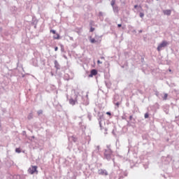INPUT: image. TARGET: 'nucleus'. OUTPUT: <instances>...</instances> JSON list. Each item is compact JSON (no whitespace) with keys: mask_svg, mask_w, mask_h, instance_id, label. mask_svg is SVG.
<instances>
[{"mask_svg":"<svg viewBox=\"0 0 179 179\" xmlns=\"http://www.w3.org/2000/svg\"><path fill=\"white\" fill-rule=\"evenodd\" d=\"M33 62H34V66H38V64L37 63V59H34Z\"/></svg>","mask_w":179,"mask_h":179,"instance_id":"14","label":"nucleus"},{"mask_svg":"<svg viewBox=\"0 0 179 179\" xmlns=\"http://www.w3.org/2000/svg\"><path fill=\"white\" fill-rule=\"evenodd\" d=\"M64 79H65V80H69L72 79V77H70L69 74L66 73V74H64Z\"/></svg>","mask_w":179,"mask_h":179,"instance_id":"11","label":"nucleus"},{"mask_svg":"<svg viewBox=\"0 0 179 179\" xmlns=\"http://www.w3.org/2000/svg\"><path fill=\"white\" fill-rule=\"evenodd\" d=\"M139 33H142V30H140V31H139Z\"/></svg>","mask_w":179,"mask_h":179,"instance_id":"38","label":"nucleus"},{"mask_svg":"<svg viewBox=\"0 0 179 179\" xmlns=\"http://www.w3.org/2000/svg\"><path fill=\"white\" fill-rule=\"evenodd\" d=\"M50 33H52L53 34H56L57 31L54 29H51Z\"/></svg>","mask_w":179,"mask_h":179,"instance_id":"26","label":"nucleus"},{"mask_svg":"<svg viewBox=\"0 0 179 179\" xmlns=\"http://www.w3.org/2000/svg\"><path fill=\"white\" fill-rule=\"evenodd\" d=\"M129 120H132V115H130V116H129Z\"/></svg>","mask_w":179,"mask_h":179,"instance_id":"35","label":"nucleus"},{"mask_svg":"<svg viewBox=\"0 0 179 179\" xmlns=\"http://www.w3.org/2000/svg\"><path fill=\"white\" fill-rule=\"evenodd\" d=\"M164 15H166V16H170L171 15V10H165L163 11Z\"/></svg>","mask_w":179,"mask_h":179,"instance_id":"8","label":"nucleus"},{"mask_svg":"<svg viewBox=\"0 0 179 179\" xmlns=\"http://www.w3.org/2000/svg\"><path fill=\"white\" fill-rule=\"evenodd\" d=\"M112 8L114 13H118V12H120V9L118 8L117 6H114Z\"/></svg>","mask_w":179,"mask_h":179,"instance_id":"9","label":"nucleus"},{"mask_svg":"<svg viewBox=\"0 0 179 179\" xmlns=\"http://www.w3.org/2000/svg\"><path fill=\"white\" fill-rule=\"evenodd\" d=\"M55 51H58V47L56 46V47L55 48Z\"/></svg>","mask_w":179,"mask_h":179,"instance_id":"32","label":"nucleus"},{"mask_svg":"<svg viewBox=\"0 0 179 179\" xmlns=\"http://www.w3.org/2000/svg\"><path fill=\"white\" fill-rule=\"evenodd\" d=\"M122 27V24H117V27Z\"/></svg>","mask_w":179,"mask_h":179,"instance_id":"31","label":"nucleus"},{"mask_svg":"<svg viewBox=\"0 0 179 179\" xmlns=\"http://www.w3.org/2000/svg\"><path fill=\"white\" fill-rule=\"evenodd\" d=\"M169 45V42L166 41H162L157 48V51H162V48H164L165 47H167Z\"/></svg>","mask_w":179,"mask_h":179,"instance_id":"3","label":"nucleus"},{"mask_svg":"<svg viewBox=\"0 0 179 179\" xmlns=\"http://www.w3.org/2000/svg\"><path fill=\"white\" fill-rule=\"evenodd\" d=\"M15 152L16 153H22V150H20V148H16Z\"/></svg>","mask_w":179,"mask_h":179,"instance_id":"17","label":"nucleus"},{"mask_svg":"<svg viewBox=\"0 0 179 179\" xmlns=\"http://www.w3.org/2000/svg\"><path fill=\"white\" fill-rule=\"evenodd\" d=\"M94 30H95L94 28L92 27H90V31L91 33H93V31H94Z\"/></svg>","mask_w":179,"mask_h":179,"instance_id":"24","label":"nucleus"},{"mask_svg":"<svg viewBox=\"0 0 179 179\" xmlns=\"http://www.w3.org/2000/svg\"><path fill=\"white\" fill-rule=\"evenodd\" d=\"M145 169H148V166H145Z\"/></svg>","mask_w":179,"mask_h":179,"instance_id":"41","label":"nucleus"},{"mask_svg":"<svg viewBox=\"0 0 179 179\" xmlns=\"http://www.w3.org/2000/svg\"><path fill=\"white\" fill-rule=\"evenodd\" d=\"M54 64H55V68H56L57 70L61 69V66L59 65V63H58V61L55 60Z\"/></svg>","mask_w":179,"mask_h":179,"instance_id":"7","label":"nucleus"},{"mask_svg":"<svg viewBox=\"0 0 179 179\" xmlns=\"http://www.w3.org/2000/svg\"><path fill=\"white\" fill-rule=\"evenodd\" d=\"M115 106H117V107H120V102H116L115 103Z\"/></svg>","mask_w":179,"mask_h":179,"instance_id":"28","label":"nucleus"},{"mask_svg":"<svg viewBox=\"0 0 179 179\" xmlns=\"http://www.w3.org/2000/svg\"><path fill=\"white\" fill-rule=\"evenodd\" d=\"M79 97L82 98V96L80 95L78 96V95H75V99H73V98H71L69 99V104H71V106H75V104H76L78 103V99H79Z\"/></svg>","mask_w":179,"mask_h":179,"instance_id":"2","label":"nucleus"},{"mask_svg":"<svg viewBox=\"0 0 179 179\" xmlns=\"http://www.w3.org/2000/svg\"><path fill=\"white\" fill-rule=\"evenodd\" d=\"M169 72H171V69L169 70Z\"/></svg>","mask_w":179,"mask_h":179,"instance_id":"42","label":"nucleus"},{"mask_svg":"<svg viewBox=\"0 0 179 179\" xmlns=\"http://www.w3.org/2000/svg\"><path fill=\"white\" fill-rule=\"evenodd\" d=\"M99 127L101 129H103V126L101 125V121H103V117L100 116L99 118L98 119Z\"/></svg>","mask_w":179,"mask_h":179,"instance_id":"10","label":"nucleus"},{"mask_svg":"<svg viewBox=\"0 0 179 179\" xmlns=\"http://www.w3.org/2000/svg\"><path fill=\"white\" fill-rule=\"evenodd\" d=\"M119 179H121V177H120V178Z\"/></svg>","mask_w":179,"mask_h":179,"instance_id":"44","label":"nucleus"},{"mask_svg":"<svg viewBox=\"0 0 179 179\" xmlns=\"http://www.w3.org/2000/svg\"><path fill=\"white\" fill-rule=\"evenodd\" d=\"M97 62H98V64H102V62H100V60H98Z\"/></svg>","mask_w":179,"mask_h":179,"instance_id":"34","label":"nucleus"},{"mask_svg":"<svg viewBox=\"0 0 179 179\" xmlns=\"http://www.w3.org/2000/svg\"><path fill=\"white\" fill-rule=\"evenodd\" d=\"M55 40H59V34H57L56 36H53Z\"/></svg>","mask_w":179,"mask_h":179,"instance_id":"15","label":"nucleus"},{"mask_svg":"<svg viewBox=\"0 0 179 179\" xmlns=\"http://www.w3.org/2000/svg\"><path fill=\"white\" fill-rule=\"evenodd\" d=\"M110 145H107L108 149L105 150L104 152V157L106 160L110 161L113 159V151L111 150V148H110Z\"/></svg>","mask_w":179,"mask_h":179,"instance_id":"1","label":"nucleus"},{"mask_svg":"<svg viewBox=\"0 0 179 179\" xmlns=\"http://www.w3.org/2000/svg\"><path fill=\"white\" fill-rule=\"evenodd\" d=\"M144 117L145 118H149V113H145Z\"/></svg>","mask_w":179,"mask_h":179,"instance_id":"27","label":"nucleus"},{"mask_svg":"<svg viewBox=\"0 0 179 179\" xmlns=\"http://www.w3.org/2000/svg\"><path fill=\"white\" fill-rule=\"evenodd\" d=\"M99 16H103V12L100 11L99 13Z\"/></svg>","mask_w":179,"mask_h":179,"instance_id":"29","label":"nucleus"},{"mask_svg":"<svg viewBox=\"0 0 179 179\" xmlns=\"http://www.w3.org/2000/svg\"><path fill=\"white\" fill-rule=\"evenodd\" d=\"M167 97H169V94H164V96H163V100H167Z\"/></svg>","mask_w":179,"mask_h":179,"instance_id":"18","label":"nucleus"},{"mask_svg":"<svg viewBox=\"0 0 179 179\" xmlns=\"http://www.w3.org/2000/svg\"><path fill=\"white\" fill-rule=\"evenodd\" d=\"M137 7H138V5L134 6L135 9H136Z\"/></svg>","mask_w":179,"mask_h":179,"instance_id":"36","label":"nucleus"},{"mask_svg":"<svg viewBox=\"0 0 179 179\" xmlns=\"http://www.w3.org/2000/svg\"><path fill=\"white\" fill-rule=\"evenodd\" d=\"M99 150H100V146H96L95 152H99Z\"/></svg>","mask_w":179,"mask_h":179,"instance_id":"25","label":"nucleus"},{"mask_svg":"<svg viewBox=\"0 0 179 179\" xmlns=\"http://www.w3.org/2000/svg\"><path fill=\"white\" fill-rule=\"evenodd\" d=\"M0 30H2V28H0Z\"/></svg>","mask_w":179,"mask_h":179,"instance_id":"43","label":"nucleus"},{"mask_svg":"<svg viewBox=\"0 0 179 179\" xmlns=\"http://www.w3.org/2000/svg\"><path fill=\"white\" fill-rule=\"evenodd\" d=\"M33 24H34V28L36 29V26H37V21L34 20L33 22Z\"/></svg>","mask_w":179,"mask_h":179,"instance_id":"23","label":"nucleus"},{"mask_svg":"<svg viewBox=\"0 0 179 179\" xmlns=\"http://www.w3.org/2000/svg\"><path fill=\"white\" fill-rule=\"evenodd\" d=\"M38 115H41V114H43V110H38Z\"/></svg>","mask_w":179,"mask_h":179,"instance_id":"22","label":"nucleus"},{"mask_svg":"<svg viewBox=\"0 0 179 179\" xmlns=\"http://www.w3.org/2000/svg\"><path fill=\"white\" fill-rule=\"evenodd\" d=\"M105 85H106V87H108V89H110V87H111V83H110L105 81Z\"/></svg>","mask_w":179,"mask_h":179,"instance_id":"12","label":"nucleus"},{"mask_svg":"<svg viewBox=\"0 0 179 179\" xmlns=\"http://www.w3.org/2000/svg\"><path fill=\"white\" fill-rule=\"evenodd\" d=\"M36 172H37V166H33L28 169V173H29V174H34V173H36Z\"/></svg>","mask_w":179,"mask_h":179,"instance_id":"5","label":"nucleus"},{"mask_svg":"<svg viewBox=\"0 0 179 179\" xmlns=\"http://www.w3.org/2000/svg\"><path fill=\"white\" fill-rule=\"evenodd\" d=\"M90 41H91V43H92V44H94V43H96V39H94V38H91V39H90Z\"/></svg>","mask_w":179,"mask_h":179,"instance_id":"20","label":"nucleus"},{"mask_svg":"<svg viewBox=\"0 0 179 179\" xmlns=\"http://www.w3.org/2000/svg\"><path fill=\"white\" fill-rule=\"evenodd\" d=\"M107 115H111V112H106Z\"/></svg>","mask_w":179,"mask_h":179,"instance_id":"30","label":"nucleus"},{"mask_svg":"<svg viewBox=\"0 0 179 179\" xmlns=\"http://www.w3.org/2000/svg\"><path fill=\"white\" fill-rule=\"evenodd\" d=\"M51 75H52V76H54V73L52 72L51 73Z\"/></svg>","mask_w":179,"mask_h":179,"instance_id":"37","label":"nucleus"},{"mask_svg":"<svg viewBox=\"0 0 179 179\" xmlns=\"http://www.w3.org/2000/svg\"><path fill=\"white\" fill-rule=\"evenodd\" d=\"M32 138L34 139V136H32Z\"/></svg>","mask_w":179,"mask_h":179,"instance_id":"40","label":"nucleus"},{"mask_svg":"<svg viewBox=\"0 0 179 179\" xmlns=\"http://www.w3.org/2000/svg\"><path fill=\"white\" fill-rule=\"evenodd\" d=\"M139 16H140V17L143 18V17L145 16V13H139Z\"/></svg>","mask_w":179,"mask_h":179,"instance_id":"21","label":"nucleus"},{"mask_svg":"<svg viewBox=\"0 0 179 179\" xmlns=\"http://www.w3.org/2000/svg\"><path fill=\"white\" fill-rule=\"evenodd\" d=\"M28 120H33V113H30L27 117Z\"/></svg>","mask_w":179,"mask_h":179,"instance_id":"13","label":"nucleus"},{"mask_svg":"<svg viewBox=\"0 0 179 179\" xmlns=\"http://www.w3.org/2000/svg\"><path fill=\"white\" fill-rule=\"evenodd\" d=\"M98 174L99 176L106 177V176H108V171H107L106 169H100L98 170Z\"/></svg>","mask_w":179,"mask_h":179,"instance_id":"4","label":"nucleus"},{"mask_svg":"<svg viewBox=\"0 0 179 179\" xmlns=\"http://www.w3.org/2000/svg\"><path fill=\"white\" fill-rule=\"evenodd\" d=\"M64 58H65V59H68V57L66 55L64 56Z\"/></svg>","mask_w":179,"mask_h":179,"instance_id":"33","label":"nucleus"},{"mask_svg":"<svg viewBox=\"0 0 179 179\" xmlns=\"http://www.w3.org/2000/svg\"><path fill=\"white\" fill-rule=\"evenodd\" d=\"M97 75V70L92 69L89 75L90 78H93V76H96Z\"/></svg>","mask_w":179,"mask_h":179,"instance_id":"6","label":"nucleus"},{"mask_svg":"<svg viewBox=\"0 0 179 179\" xmlns=\"http://www.w3.org/2000/svg\"><path fill=\"white\" fill-rule=\"evenodd\" d=\"M62 51H64V48H62Z\"/></svg>","mask_w":179,"mask_h":179,"instance_id":"39","label":"nucleus"},{"mask_svg":"<svg viewBox=\"0 0 179 179\" xmlns=\"http://www.w3.org/2000/svg\"><path fill=\"white\" fill-rule=\"evenodd\" d=\"M110 5L113 7L115 6V0H112L110 2Z\"/></svg>","mask_w":179,"mask_h":179,"instance_id":"16","label":"nucleus"},{"mask_svg":"<svg viewBox=\"0 0 179 179\" xmlns=\"http://www.w3.org/2000/svg\"><path fill=\"white\" fill-rule=\"evenodd\" d=\"M87 118H88V120H90V121H92V114L88 113Z\"/></svg>","mask_w":179,"mask_h":179,"instance_id":"19","label":"nucleus"},{"mask_svg":"<svg viewBox=\"0 0 179 179\" xmlns=\"http://www.w3.org/2000/svg\"><path fill=\"white\" fill-rule=\"evenodd\" d=\"M157 1H159V0H157Z\"/></svg>","mask_w":179,"mask_h":179,"instance_id":"45","label":"nucleus"}]
</instances>
